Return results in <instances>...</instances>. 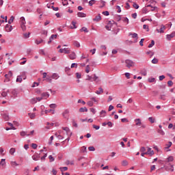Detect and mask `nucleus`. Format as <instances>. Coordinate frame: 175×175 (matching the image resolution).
<instances>
[{
    "label": "nucleus",
    "mask_w": 175,
    "mask_h": 175,
    "mask_svg": "<svg viewBox=\"0 0 175 175\" xmlns=\"http://www.w3.org/2000/svg\"><path fill=\"white\" fill-rule=\"evenodd\" d=\"M70 114V111L69 110V109H65L62 113V116L64 118H65L66 120H69V116Z\"/></svg>",
    "instance_id": "f257e3e1"
},
{
    "label": "nucleus",
    "mask_w": 175,
    "mask_h": 175,
    "mask_svg": "<svg viewBox=\"0 0 175 175\" xmlns=\"http://www.w3.org/2000/svg\"><path fill=\"white\" fill-rule=\"evenodd\" d=\"M125 64L126 68H129V69H131V68H133V66H135V63L131 59H126Z\"/></svg>",
    "instance_id": "f03ea898"
},
{
    "label": "nucleus",
    "mask_w": 175,
    "mask_h": 175,
    "mask_svg": "<svg viewBox=\"0 0 175 175\" xmlns=\"http://www.w3.org/2000/svg\"><path fill=\"white\" fill-rule=\"evenodd\" d=\"M13 76V73L12 71H9L8 74L5 75V79L4 80V83H8V81H10V77Z\"/></svg>",
    "instance_id": "7ed1b4c3"
},
{
    "label": "nucleus",
    "mask_w": 175,
    "mask_h": 175,
    "mask_svg": "<svg viewBox=\"0 0 175 175\" xmlns=\"http://www.w3.org/2000/svg\"><path fill=\"white\" fill-rule=\"evenodd\" d=\"M42 78L43 79H45V80L46 81H48V83H51V81H52V77H50V75H47V72H44L43 74H42Z\"/></svg>",
    "instance_id": "20e7f679"
},
{
    "label": "nucleus",
    "mask_w": 175,
    "mask_h": 175,
    "mask_svg": "<svg viewBox=\"0 0 175 175\" xmlns=\"http://www.w3.org/2000/svg\"><path fill=\"white\" fill-rule=\"evenodd\" d=\"M165 29H166V27L163 25H161L160 29H157V32H158L159 33H164Z\"/></svg>",
    "instance_id": "39448f33"
},
{
    "label": "nucleus",
    "mask_w": 175,
    "mask_h": 175,
    "mask_svg": "<svg viewBox=\"0 0 175 175\" xmlns=\"http://www.w3.org/2000/svg\"><path fill=\"white\" fill-rule=\"evenodd\" d=\"M1 116L3 118V120H5V121H9V113H8L6 112H2Z\"/></svg>",
    "instance_id": "423d86ee"
},
{
    "label": "nucleus",
    "mask_w": 175,
    "mask_h": 175,
    "mask_svg": "<svg viewBox=\"0 0 175 175\" xmlns=\"http://www.w3.org/2000/svg\"><path fill=\"white\" fill-rule=\"evenodd\" d=\"M6 32H12L13 30V26L10 25L9 24H7L5 27Z\"/></svg>",
    "instance_id": "0eeeda50"
},
{
    "label": "nucleus",
    "mask_w": 175,
    "mask_h": 175,
    "mask_svg": "<svg viewBox=\"0 0 175 175\" xmlns=\"http://www.w3.org/2000/svg\"><path fill=\"white\" fill-rule=\"evenodd\" d=\"M129 36H132L133 39H136L135 42H137V39H139V36L136 33H129Z\"/></svg>",
    "instance_id": "6e6552de"
},
{
    "label": "nucleus",
    "mask_w": 175,
    "mask_h": 175,
    "mask_svg": "<svg viewBox=\"0 0 175 175\" xmlns=\"http://www.w3.org/2000/svg\"><path fill=\"white\" fill-rule=\"evenodd\" d=\"M39 158H40V153H36L35 154H33L32 156V159L33 161H38V159H39Z\"/></svg>",
    "instance_id": "1a4fd4ad"
},
{
    "label": "nucleus",
    "mask_w": 175,
    "mask_h": 175,
    "mask_svg": "<svg viewBox=\"0 0 175 175\" xmlns=\"http://www.w3.org/2000/svg\"><path fill=\"white\" fill-rule=\"evenodd\" d=\"M111 27H113V24H111V21H109L108 24L105 25V29L107 31H111Z\"/></svg>",
    "instance_id": "9d476101"
},
{
    "label": "nucleus",
    "mask_w": 175,
    "mask_h": 175,
    "mask_svg": "<svg viewBox=\"0 0 175 175\" xmlns=\"http://www.w3.org/2000/svg\"><path fill=\"white\" fill-rule=\"evenodd\" d=\"M136 126H142V120L137 118L135 120Z\"/></svg>",
    "instance_id": "9b49d317"
},
{
    "label": "nucleus",
    "mask_w": 175,
    "mask_h": 175,
    "mask_svg": "<svg viewBox=\"0 0 175 175\" xmlns=\"http://www.w3.org/2000/svg\"><path fill=\"white\" fill-rule=\"evenodd\" d=\"M63 131H66L67 135H70V136H72V133L70 132V129H68V127H62Z\"/></svg>",
    "instance_id": "f8f14e48"
},
{
    "label": "nucleus",
    "mask_w": 175,
    "mask_h": 175,
    "mask_svg": "<svg viewBox=\"0 0 175 175\" xmlns=\"http://www.w3.org/2000/svg\"><path fill=\"white\" fill-rule=\"evenodd\" d=\"M147 152H148L147 154L150 155V157H152L154 154V150H151V148H148Z\"/></svg>",
    "instance_id": "ddd939ff"
},
{
    "label": "nucleus",
    "mask_w": 175,
    "mask_h": 175,
    "mask_svg": "<svg viewBox=\"0 0 175 175\" xmlns=\"http://www.w3.org/2000/svg\"><path fill=\"white\" fill-rule=\"evenodd\" d=\"M100 20H102V16H100V14H99L98 15H97L94 19L93 21H100Z\"/></svg>",
    "instance_id": "4468645a"
},
{
    "label": "nucleus",
    "mask_w": 175,
    "mask_h": 175,
    "mask_svg": "<svg viewBox=\"0 0 175 175\" xmlns=\"http://www.w3.org/2000/svg\"><path fill=\"white\" fill-rule=\"evenodd\" d=\"M70 59H76V53L75 52H72L69 55Z\"/></svg>",
    "instance_id": "2eb2a0df"
},
{
    "label": "nucleus",
    "mask_w": 175,
    "mask_h": 175,
    "mask_svg": "<svg viewBox=\"0 0 175 175\" xmlns=\"http://www.w3.org/2000/svg\"><path fill=\"white\" fill-rule=\"evenodd\" d=\"M77 16L81 18L87 17V14L85 13L80 12L77 13Z\"/></svg>",
    "instance_id": "dca6fc26"
},
{
    "label": "nucleus",
    "mask_w": 175,
    "mask_h": 175,
    "mask_svg": "<svg viewBox=\"0 0 175 175\" xmlns=\"http://www.w3.org/2000/svg\"><path fill=\"white\" fill-rule=\"evenodd\" d=\"M42 98H46V99H47V98H49L50 96V94H49V92H43L41 94Z\"/></svg>",
    "instance_id": "f3484780"
},
{
    "label": "nucleus",
    "mask_w": 175,
    "mask_h": 175,
    "mask_svg": "<svg viewBox=\"0 0 175 175\" xmlns=\"http://www.w3.org/2000/svg\"><path fill=\"white\" fill-rule=\"evenodd\" d=\"M166 36L167 40H172V38H174V33L172 32L171 34H167Z\"/></svg>",
    "instance_id": "a211bd4d"
},
{
    "label": "nucleus",
    "mask_w": 175,
    "mask_h": 175,
    "mask_svg": "<svg viewBox=\"0 0 175 175\" xmlns=\"http://www.w3.org/2000/svg\"><path fill=\"white\" fill-rule=\"evenodd\" d=\"M96 94H97V95H100V94H103V88H99L98 90L96 91Z\"/></svg>",
    "instance_id": "6ab92c4d"
},
{
    "label": "nucleus",
    "mask_w": 175,
    "mask_h": 175,
    "mask_svg": "<svg viewBox=\"0 0 175 175\" xmlns=\"http://www.w3.org/2000/svg\"><path fill=\"white\" fill-rule=\"evenodd\" d=\"M84 111H88V109H87L85 107L79 109V113H84Z\"/></svg>",
    "instance_id": "aec40b11"
},
{
    "label": "nucleus",
    "mask_w": 175,
    "mask_h": 175,
    "mask_svg": "<svg viewBox=\"0 0 175 175\" xmlns=\"http://www.w3.org/2000/svg\"><path fill=\"white\" fill-rule=\"evenodd\" d=\"M23 81V77L21 76L18 75L16 78V83H22Z\"/></svg>",
    "instance_id": "412c9836"
},
{
    "label": "nucleus",
    "mask_w": 175,
    "mask_h": 175,
    "mask_svg": "<svg viewBox=\"0 0 175 175\" xmlns=\"http://www.w3.org/2000/svg\"><path fill=\"white\" fill-rule=\"evenodd\" d=\"M100 117H106V111L102 110L100 112Z\"/></svg>",
    "instance_id": "4be33fe9"
},
{
    "label": "nucleus",
    "mask_w": 175,
    "mask_h": 175,
    "mask_svg": "<svg viewBox=\"0 0 175 175\" xmlns=\"http://www.w3.org/2000/svg\"><path fill=\"white\" fill-rule=\"evenodd\" d=\"M44 42L43 39L40 38V40H36L35 43L36 44H40V43H43Z\"/></svg>",
    "instance_id": "5701e85b"
},
{
    "label": "nucleus",
    "mask_w": 175,
    "mask_h": 175,
    "mask_svg": "<svg viewBox=\"0 0 175 175\" xmlns=\"http://www.w3.org/2000/svg\"><path fill=\"white\" fill-rule=\"evenodd\" d=\"M51 77H52V79H55V80H57V79L59 77V76H58V74L57 73H53Z\"/></svg>",
    "instance_id": "b1692460"
},
{
    "label": "nucleus",
    "mask_w": 175,
    "mask_h": 175,
    "mask_svg": "<svg viewBox=\"0 0 175 175\" xmlns=\"http://www.w3.org/2000/svg\"><path fill=\"white\" fill-rule=\"evenodd\" d=\"M123 23H126V24H129V19L126 17H123L122 18Z\"/></svg>",
    "instance_id": "393cba45"
},
{
    "label": "nucleus",
    "mask_w": 175,
    "mask_h": 175,
    "mask_svg": "<svg viewBox=\"0 0 175 175\" xmlns=\"http://www.w3.org/2000/svg\"><path fill=\"white\" fill-rule=\"evenodd\" d=\"M30 35H31L30 32L23 33L24 38L28 39V38H29Z\"/></svg>",
    "instance_id": "a878e982"
},
{
    "label": "nucleus",
    "mask_w": 175,
    "mask_h": 175,
    "mask_svg": "<svg viewBox=\"0 0 175 175\" xmlns=\"http://www.w3.org/2000/svg\"><path fill=\"white\" fill-rule=\"evenodd\" d=\"M173 161H174V158L173 157V156H170L167 159V162H173Z\"/></svg>",
    "instance_id": "bb28decb"
},
{
    "label": "nucleus",
    "mask_w": 175,
    "mask_h": 175,
    "mask_svg": "<svg viewBox=\"0 0 175 175\" xmlns=\"http://www.w3.org/2000/svg\"><path fill=\"white\" fill-rule=\"evenodd\" d=\"M21 136H31V134H27L25 131H21Z\"/></svg>",
    "instance_id": "cd10ccee"
},
{
    "label": "nucleus",
    "mask_w": 175,
    "mask_h": 175,
    "mask_svg": "<svg viewBox=\"0 0 175 175\" xmlns=\"http://www.w3.org/2000/svg\"><path fill=\"white\" fill-rule=\"evenodd\" d=\"M46 114H47V113H52V114H54V113H55V111L54 109H48L45 111Z\"/></svg>",
    "instance_id": "c85d7f7f"
},
{
    "label": "nucleus",
    "mask_w": 175,
    "mask_h": 175,
    "mask_svg": "<svg viewBox=\"0 0 175 175\" xmlns=\"http://www.w3.org/2000/svg\"><path fill=\"white\" fill-rule=\"evenodd\" d=\"M72 126H75V128H77L78 126L77 122H76V120H75V119L72 120Z\"/></svg>",
    "instance_id": "c756f323"
},
{
    "label": "nucleus",
    "mask_w": 175,
    "mask_h": 175,
    "mask_svg": "<svg viewBox=\"0 0 175 175\" xmlns=\"http://www.w3.org/2000/svg\"><path fill=\"white\" fill-rule=\"evenodd\" d=\"M81 32H86L88 33V29L87 27H83L80 29Z\"/></svg>",
    "instance_id": "7c9ffc66"
},
{
    "label": "nucleus",
    "mask_w": 175,
    "mask_h": 175,
    "mask_svg": "<svg viewBox=\"0 0 175 175\" xmlns=\"http://www.w3.org/2000/svg\"><path fill=\"white\" fill-rule=\"evenodd\" d=\"M155 44V41H154V40H151V43L148 45V48L151 49V47H153V46Z\"/></svg>",
    "instance_id": "2f4dec72"
},
{
    "label": "nucleus",
    "mask_w": 175,
    "mask_h": 175,
    "mask_svg": "<svg viewBox=\"0 0 175 175\" xmlns=\"http://www.w3.org/2000/svg\"><path fill=\"white\" fill-rule=\"evenodd\" d=\"M72 24L73 26L70 27L71 29H76V28H77V27L76 26V22L72 21Z\"/></svg>",
    "instance_id": "473e14b6"
},
{
    "label": "nucleus",
    "mask_w": 175,
    "mask_h": 175,
    "mask_svg": "<svg viewBox=\"0 0 175 175\" xmlns=\"http://www.w3.org/2000/svg\"><path fill=\"white\" fill-rule=\"evenodd\" d=\"M100 2L103 5H100L99 8L100 9H102V8H105V6H106V1L101 0Z\"/></svg>",
    "instance_id": "72a5a7b5"
},
{
    "label": "nucleus",
    "mask_w": 175,
    "mask_h": 175,
    "mask_svg": "<svg viewBox=\"0 0 175 175\" xmlns=\"http://www.w3.org/2000/svg\"><path fill=\"white\" fill-rule=\"evenodd\" d=\"M57 36H58V35H57V34H52L49 39H51L52 40H54V39H57Z\"/></svg>",
    "instance_id": "f704fd0d"
},
{
    "label": "nucleus",
    "mask_w": 175,
    "mask_h": 175,
    "mask_svg": "<svg viewBox=\"0 0 175 175\" xmlns=\"http://www.w3.org/2000/svg\"><path fill=\"white\" fill-rule=\"evenodd\" d=\"M14 152H16V148H12L10 150V154H11V155H13L14 154Z\"/></svg>",
    "instance_id": "c9c22d12"
},
{
    "label": "nucleus",
    "mask_w": 175,
    "mask_h": 175,
    "mask_svg": "<svg viewBox=\"0 0 175 175\" xmlns=\"http://www.w3.org/2000/svg\"><path fill=\"white\" fill-rule=\"evenodd\" d=\"M122 166H128V161H126V160H123V161H122Z\"/></svg>",
    "instance_id": "e433bc0d"
},
{
    "label": "nucleus",
    "mask_w": 175,
    "mask_h": 175,
    "mask_svg": "<svg viewBox=\"0 0 175 175\" xmlns=\"http://www.w3.org/2000/svg\"><path fill=\"white\" fill-rule=\"evenodd\" d=\"M13 21H14V16H12L8 21V24H12V23H13Z\"/></svg>",
    "instance_id": "4c0bfd02"
},
{
    "label": "nucleus",
    "mask_w": 175,
    "mask_h": 175,
    "mask_svg": "<svg viewBox=\"0 0 175 175\" xmlns=\"http://www.w3.org/2000/svg\"><path fill=\"white\" fill-rule=\"evenodd\" d=\"M19 76H21L23 80H25L27 79V75H25V72H22L21 75Z\"/></svg>",
    "instance_id": "58836bf2"
},
{
    "label": "nucleus",
    "mask_w": 175,
    "mask_h": 175,
    "mask_svg": "<svg viewBox=\"0 0 175 175\" xmlns=\"http://www.w3.org/2000/svg\"><path fill=\"white\" fill-rule=\"evenodd\" d=\"M157 132H158V133H159V134L161 135L162 136H164V135H165V131H163L162 129H159V130L157 131Z\"/></svg>",
    "instance_id": "ea45409f"
},
{
    "label": "nucleus",
    "mask_w": 175,
    "mask_h": 175,
    "mask_svg": "<svg viewBox=\"0 0 175 175\" xmlns=\"http://www.w3.org/2000/svg\"><path fill=\"white\" fill-rule=\"evenodd\" d=\"M73 44L75 46V47H80V43L77 41H74Z\"/></svg>",
    "instance_id": "a19ab883"
},
{
    "label": "nucleus",
    "mask_w": 175,
    "mask_h": 175,
    "mask_svg": "<svg viewBox=\"0 0 175 175\" xmlns=\"http://www.w3.org/2000/svg\"><path fill=\"white\" fill-rule=\"evenodd\" d=\"M49 162H54V161H55V159H54V157L52 155H49Z\"/></svg>",
    "instance_id": "79ce46f5"
},
{
    "label": "nucleus",
    "mask_w": 175,
    "mask_h": 175,
    "mask_svg": "<svg viewBox=\"0 0 175 175\" xmlns=\"http://www.w3.org/2000/svg\"><path fill=\"white\" fill-rule=\"evenodd\" d=\"M148 81L149 83H154L155 78H152V77L148 78Z\"/></svg>",
    "instance_id": "37998d69"
},
{
    "label": "nucleus",
    "mask_w": 175,
    "mask_h": 175,
    "mask_svg": "<svg viewBox=\"0 0 175 175\" xmlns=\"http://www.w3.org/2000/svg\"><path fill=\"white\" fill-rule=\"evenodd\" d=\"M59 169L61 172H66V170H68V167H61Z\"/></svg>",
    "instance_id": "c03bdc74"
},
{
    "label": "nucleus",
    "mask_w": 175,
    "mask_h": 175,
    "mask_svg": "<svg viewBox=\"0 0 175 175\" xmlns=\"http://www.w3.org/2000/svg\"><path fill=\"white\" fill-rule=\"evenodd\" d=\"M88 106H90V107H92L94 106V102L92 101H88L87 103Z\"/></svg>",
    "instance_id": "a18cd8bd"
},
{
    "label": "nucleus",
    "mask_w": 175,
    "mask_h": 175,
    "mask_svg": "<svg viewBox=\"0 0 175 175\" xmlns=\"http://www.w3.org/2000/svg\"><path fill=\"white\" fill-rule=\"evenodd\" d=\"M65 49V50H64V54H70V49H66V48H64Z\"/></svg>",
    "instance_id": "49530a36"
},
{
    "label": "nucleus",
    "mask_w": 175,
    "mask_h": 175,
    "mask_svg": "<svg viewBox=\"0 0 175 175\" xmlns=\"http://www.w3.org/2000/svg\"><path fill=\"white\" fill-rule=\"evenodd\" d=\"M95 2H96V1H95V0H90L89 1V5L90 6H92V5H94Z\"/></svg>",
    "instance_id": "de8ad7c7"
},
{
    "label": "nucleus",
    "mask_w": 175,
    "mask_h": 175,
    "mask_svg": "<svg viewBox=\"0 0 175 175\" xmlns=\"http://www.w3.org/2000/svg\"><path fill=\"white\" fill-rule=\"evenodd\" d=\"M133 8H134V9H139V6L137 3H133Z\"/></svg>",
    "instance_id": "09e8293b"
},
{
    "label": "nucleus",
    "mask_w": 175,
    "mask_h": 175,
    "mask_svg": "<svg viewBox=\"0 0 175 175\" xmlns=\"http://www.w3.org/2000/svg\"><path fill=\"white\" fill-rule=\"evenodd\" d=\"M90 65H87L86 66V68H85V72L86 73H90Z\"/></svg>",
    "instance_id": "8fccbe9b"
},
{
    "label": "nucleus",
    "mask_w": 175,
    "mask_h": 175,
    "mask_svg": "<svg viewBox=\"0 0 175 175\" xmlns=\"http://www.w3.org/2000/svg\"><path fill=\"white\" fill-rule=\"evenodd\" d=\"M21 27L23 31H25V29H27V27H25V24L21 23Z\"/></svg>",
    "instance_id": "3c124183"
},
{
    "label": "nucleus",
    "mask_w": 175,
    "mask_h": 175,
    "mask_svg": "<svg viewBox=\"0 0 175 175\" xmlns=\"http://www.w3.org/2000/svg\"><path fill=\"white\" fill-rule=\"evenodd\" d=\"M21 27L23 31H25V29H27V27H25V24L21 23Z\"/></svg>",
    "instance_id": "603ef678"
},
{
    "label": "nucleus",
    "mask_w": 175,
    "mask_h": 175,
    "mask_svg": "<svg viewBox=\"0 0 175 175\" xmlns=\"http://www.w3.org/2000/svg\"><path fill=\"white\" fill-rule=\"evenodd\" d=\"M148 120L150 121V122H151V124H154V122H155V120L152 118V117H150L148 118Z\"/></svg>",
    "instance_id": "864d4df0"
},
{
    "label": "nucleus",
    "mask_w": 175,
    "mask_h": 175,
    "mask_svg": "<svg viewBox=\"0 0 175 175\" xmlns=\"http://www.w3.org/2000/svg\"><path fill=\"white\" fill-rule=\"evenodd\" d=\"M142 12H143V13H144V14H147V13H148V10L147 8H144L142 9Z\"/></svg>",
    "instance_id": "5fc2aeb1"
},
{
    "label": "nucleus",
    "mask_w": 175,
    "mask_h": 175,
    "mask_svg": "<svg viewBox=\"0 0 175 175\" xmlns=\"http://www.w3.org/2000/svg\"><path fill=\"white\" fill-rule=\"evenodd\" d=\"M21 23L25 24V18L24 16H22L21 18Z\"/></svg>",
    "instance_id": "6e6d98bb"
},
{
    "label": "nucleus",
    "mask_w": 175,
    "mask_h": 175,
    "mask_svg": "<svg viewBox=\"0 0 175 175\" xmlns=\"http://www.w3.org/2000/svg\"><path fill=\"white\" fill-rule=\"evenodd\" d=\"M159 99H161V100H166V97L165 96V94L161 95Z\"/></svg>",
    "instance_id": "4d7b16f0"
},
{
    "label": "nucleus",
    "mask_w": 175,
    "mask_h": 175,
    "mask_svg": "<svg viewBox=\"0 0 175 175\" xmlns=\"http://www.w3.org/2000/svg\"><path fill=\"white\" fill-rule=\"evenodd\" d=\"M141 75H142V76H147V70H142L141 71Z\"/></svg>",
    "instance_id": "13d9d810"
},
{
    "label": "nucleus",
    "mask_w": 175,
    "mask_h": 175,
    "mask_svg": "<svg viewBox=\"0 0 175 175\" xmlns=\"http://www.w3.org/2000/svg\"><path fill=\"white\" fill-rule=\"evenodd\" d=\"M12 166H18V164L16 161H11Z\"/></svg>",
    "instance_id": "bf43d9fd"
},
{
    "label": "nucleus",
    "mask_w": 175,
    "mask_h": 175,
    "mask_svg": "<svg viewBox=\"0 0 175 175\" xmlns=\"http://www.w3.org/2000/svg\"><path fill=\"white\" fill-rule=\"evenodd\" d=\"M152 64H158V59L157 58H154L152 60Z\"/></svg>",
    "instance_id": "052dcab7"
},
{
    "label": "nucleus",
    "mask_w": 175,
    "mask_h": 175,
    "mask_svg": "<svg viewBox=\"0 0 175 175\" xmlns=\"http://www.w3.org/2000/svg\"><path fill=\"white\" fill-rule=\"evenodd\" d=\"M88 150L89 151H95V148L94 146H89Z\"/></svg>",
    "instance_id": "680f3d73"
},
{
    "label": "nucleus",
    "mask_w": 175,
    "mask_h": 175,
    "mask_svg": "<svg viewBox=\"0 0 175 175\" xmlns=\"http://www.w3.org/2000/svg\"><path fill=\"white\" fill-rule=\"evenodd\" d=\"M167 85H168V87H172V85H173V81H167Z\"/></svg>",
    "instance_id": "e2e57ef3"
},
{
    "label": "nucleus",
    "mask_w": 175,
    "mask_h": 175,
    "mask_svg": "<svg viewBox=\"0 0 175 175\" xmlns=\"http://www.w3.org/2000/svg\"><path fill=\"white\" fill-rule=\"evenodd\" d=\"M77 79H81V74L80 72L76 73Z\"/></svg>",
    "instance_id": "0e129e2a"
},
{
    "label": "nucleus",
    "mask_w": 175,
    "mask_h": 175,
    "mask_svg": "<svg viewBox=\"0 0 175 175\" xmlns=\"http://www.w3.org/2000/svg\"><path fill=\"white\" fill-rule=\"evenodd\" d=\"M107 125H108V126L111 128V127H113V124L111 122H107Z\"/></svg>",
    "instance_id": "69168bd1"
},
{
    "label": "nucleus",
    "mask_w": 175,
    "mask_h": 175,
    "mask_svg": "<svg viewBox=\"0 0 175 175\" xmlns=\"http://www.w3.org/2000/svg\"><path fill=\"white\" fill-rule=\"evenodd\" d=\"M172 142H169L168 144L166 145L167 147H165V148H170V147H172Z\"/></svg>",
    "instance_id": "338daca9"
},
{
    "label": "nucleus",
    "mask_w": 175,
    "mask_h": 175,
    "mask_svg": "<svg viewBox=\"0 0 175 175\" xmlns=\"http://www.w3.org/2000/svg\"><path fill=\"white\" fill-rule=\"evenodd\" d=\"M78 103H82L83 105H85V101L83 100L82 99H79Z\"/></svg>",
    "instance_id": "774afa93"
}]
</instances>
